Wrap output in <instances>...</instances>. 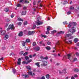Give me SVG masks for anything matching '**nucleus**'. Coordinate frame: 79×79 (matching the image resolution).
Instances as JSON below:
<instances>
[{"mask_svg":"<svg viewBox=\"0 0 79 79\" xmlns=\"http://www.w3.org/2000/svg\"><path fill=\"white\" fill-rule=\"evenodd\" d=\"M41 36L42 37H44V38H46L47 37V36L46 35H43L41 34Z\"/></svg>","mask_w":79,"mask_h":79,"instance_id":"32","label":"nucleus"},{"mask_svg":"<svg viewBox=\"0 0 79 79\" xmlns=\"http://www.w3.org/2000/svg\"><path fill=\"white\" fill-rule=\"evenodd\" d=\"M27 53H28V52H26L23 54V55H24V56H26V55H27Z\"/></svg>","mask_w":79,"mask_h":79,"instance_id":"42","label":"nucleus"},{"mask_svg":"<svg viewBox=\"0 0 79 79\" xmlns=\"http://www.w3.org/2000/svg\"><path fill=\"white\" fill-rule=\"evenodd\" d=\"M27 8V7H23V9L24 10H26V9Z\"/></svg>","mask_w":79,"mask_h":79,"instance_id":"62","label":"nucleus"},{"mask_svg":"<svg viewBox=\"0 0 79 79\" xmlns=\"http://www.w3.org/2000/svg\"><path fill=\"white\" fill-rule=\"evenodd\" d=\"M8 26V23H6V24L5 25V28L7 27Z\"/></svg>","mask_w":79,"mask_h":79,"instance_id":"44","label":"nucleus"},{"mask_svg":"<svg viewBox=\"0 0 79 79\" xmlns=\"http://www.w3.org/2000/svg\"><path fill=\"white\" fill-rule=\"evenodd\" d=\"M12 31H13L15 29V27H14V25L13 24L10 25L8 27V28L7 29V31H8L10 29H11Z\"/></svg>","mask_w":79,"mask_h":79,"instance_id":"1","label":"nucleus"},{"mask_svg":"<svg viewBox=\"0 0 79 79\" xmlns=\"http://www.w3.org/2000/svg\"><path fill=\"white\" fill-rule=\"evenodd\" d=\"M40 58H41V60H44V57L43 56H41L40 57Z\"/></svg>","mask_w":79,"mask_h":79,"instance_id":"48","label":"nucleus"},{"mask_svg":"<svg viewBox=\"0 0 79 79\" xmlns=\"http://www.w3.org/2000/svg\"><path fill=\"white\" fill-rule=\"evenodd\" d=\"M29 57L30 58H32V56L31 55H30Z\"/></svg>","mask_w":79,"mask_h":79,"instance_id":"58","label":"nucleus"},{"mask_svg":"<svg viewBox=\"0 0 79 79\" xmlns=\"http://www.w3.org/2000/svg\"><path fill=\"white\" fill-rule=\"evenodd\" d=\"M47 31H50V27L48 26L47 28Z\"/></svg>","mask_w":79,"mask_h":79,"instance_id":"27","label":"nucleus"},{"mask_svg":"<svg viewBox=\"0 0 79 79\" xmlns=\"http://www.w3.org/2000/svg\"><path fill=\"white\" fill-rule=\"evenodd\" d=\"M23 53H24V52L23 51L20 52H19V54L20 55H22L23 54Z\"/></svg>","mask_w":79,"mask_h":79,"instance_id":"45","label":"nucleus"},{"mask_svg":"<svg viewBox=\"0 0 79 79\" xmlns=\"http://www.w3.org/2000/svg\"><path fill=\"white\" fill-rule=\"evenodd\" d=\"M27 21L25 22L24 23V26H26L27 25Z\"/></svg>","mask_w":79,"mask_h":79,"instance_id":"39","label":"nucleus"},{"mask_svg":"<svg viewBox=\"0 0 79 79\" xmlns=\"http://www.w3.org/2000/svg\"><path fill=\"white\" fill-rule=\"evenodd\" d=\"M2 31V28H0V32H1Z\"/></svg>","mask_w":79,"mask_h":79,"instance_id":"61","label":"nucleus"},{"mask_svg":"<svg viewBox=\"0 0 79 79\" xmlns=\"http://www.w3.org/2000/svg\"><path fill=\"white\" fill-rule=\"evenodd\" d=\"M59 73H60V74H62V73H63V72H61L60 71H59Z\"/></svg>","mask_w":79,"mask_h":79,"instance_id":"63","label":"nucleus"},{"mask_svg":"<svg viewBox=\"0 0 79 79\" xmlns=\"http://www.w3.org/2000/svg\"><path fill=\"white\" fill-rule=\"evenodd\" d=\"M76 55L77 56H79V53L78 52H77L76 53Z\"/></svg>","mask_w":79,"mask_h":79,"instance_id":"56","label":"nucleus"},{"mask_svg":"<svg viewBox=\"0 0 79 79\" xmlns=\"http://www.w3.org/2000/svg\"><path fill=\"white\" fill-rule=\"evenodd\" d=\"M64 31H60L57 34V36H58L60 34H64Z\"/></svg>","mask_w":79,"mask_h":79,"instance_id":"9","label":"nucleus"},{"mask_svg":"<svg viewBox=\"0 0 79 79\" xmlns=\"http://www.w3.org/2000/svg\"><path fill=\"white\" fill-rule=\"evenodd\" d=\"M79 69H76L74 70L75 72H79Z\"/></svg>","mask_w":79,"mask_h":79,"instance_id":"31","label":"nucleus"},{"mask_svg":"<svg viewBox=\"0 0 79 79\" xmlns=\"http://www.w3.org/2000/svg\"><path fill=\"white\" fill-rule=\"evenodd\" d=\"M21 58H19L18 60V61L17 62V64H19V65H20L21 64Z\"/></svg>","mask_w":79,"mask_h":79,"instance_id":"14","label":"nucleus"},{"mask_svg":"<svg viewBox=\"0 0 79 79\" xmlns=\"http://www.w3.org/2000/svg\"><path fill=\"white\" fill-rule=\"evenodd\" d=\"M17 7H20L21 6V4H18L17 5Z\"/></svg>","mask_w":79,"mask_h":79,"instance_id":"46","label":"nucleus"},{"mask_svg":"<svg viewBox=\"0 0 79 79\" xmlns=\"http://www.w3.org/2000/svg\"><path fill=\"white\" fill-rule=\"evenodd\" d=\"M47 64V61L45 60H44L41 62V66H45Z\"/></svg>","mask_w":79,"mask_h":79,"instance_id":"3","label":"nucleus"},{"mask_svg":"<svg viewBox=\"0 0 79 79\" xmlns=\"http://www.w3.org/2000/svg\"><path fill=\"white\" fill-rule=\"evenodd\" d=\"M23 78L26 79V78H28L29 77V75L26 74L23 75Z\"/></svg>","mask_w":79,"mask_h":79,"instance_id":"12","label":"nucleus"},{"mask_svg":"<svg viewBox=\"0 0 79 79\" xmlns=\"http://www.w3.org/2000/svg\"><path fill=\"white\" fill-rule=\"evenodd\" d=\"M18 24L19 25V26H21V24H22V23L21 22H19V23H18Z\"/></svg>","mask_w":79,"mask_h":79,"instance_id":"41","label":"nucleus"},{"mask_svg":"<svg viewBox=\"0 0 79 79\" xmlns=\"http://www.w3.org/2000/svg\"><path fill=\"white\" fill-rule=\"evenodd\" d=\"M32 61V60H30L27 62H26L25 61H23L22 62V64H28V63H30V62H31Z\"/></svg>","mask_w":79,"mask_h":79,"instance_id":"7","label":"nucleus"},{"mask_svg":"<svg viewBox=\"0 0 79 79\" xmlns=\"http://www.w3.org/2000/svg\"><path fill=\"white\" fill-rule=\"evenodd\" d=\"M12 72L14 74H15V73H16V70H15V69H13Z\"/></svg>","mask_w":79,"mask_h":79,"instance_id":"35","label":"nucleus"},{"mask_svg":"<svg viewBox=\"0 0 79 79\" xmlns=\"http://www.w3.org/2000/svg\"><path fill=\"white\" fill-rule=\"evenodd\" d=\"M8 33L6 34L5 36V37L4 38V39L5 40H6L7 39H8V38H9V35H8Z\"/></svg>","mask_w":79,"mask_h":79,"instance_id":"8","label":"nucleus"},{"mask_svg":"<svg viewBox=\"0 0 79 79\" xmlns=\"http://www.w3.org/2000/svg\"><path fill=\"white\" fill-rule=\"evenodd\" d=\"M48 59V57L47 56H46L45 57H44V60H47Z\"/></svg>","mask_w":79,"mask_h":79,"instance_id":"36","label":"nucleus"},{"mask_svg":"<svg viewBox=\"0 0 79 79\" xmlns=\"http://www.w3.org/2000/svg\"><path fill=\"white\" fill-rule=\"evenodd\" d=\"M74 77H77V75H74Z\"/></svg>","mask_w":79,"mask_h":79,"instance_id":"59","label":"nucleus"},{"mask_svg":"<svg viewBox=\"0 0 79 79\" xmlns=\"http://www.w3.org/2000/svg\"><path fill=\"white\" fill-rule=\"evenodd\" d=\"M77 58H75L73 60V61H77Z\"/></svg>","mask_w":79,"mask_h":79,"instance_id":"50","label":"nucleus"},{"mask_svg":"<svg viewBox=\"0 0 79 79\" xmlns=\"http://www.w3.org/2000/svg\"><path fill=\"white\" fill-rule=\"evenodd\" d=\"M71 79H75V78H74V77H72L71 78Z\"/></svg>","mask_w":79,"mask_h":79,"instance_id":"64","label":"nucleus"},{"mask_svg":"<svg viewBox=\"0 0 79 79\" xmlns=\"http://www.w3.org/2000/svg\"><path fill=\"white\" fill-rule=\"evenodd\" d=\"M63 23L64 24H68V23H67V22L66 21L63 22Z\"/></svg>","mask_w":79,"mask_h":79,"instance_id":"47","label":"nucleus"},{"mask_svg":"<svg viewBox=\"0 0 79 79\" xmlns=\"http://www.w3.org/2000/svg\"><path fill=\"white\" fill-rule=\"evenodd\" d=\"M72 34H74L75 32H76V29L74 27H72Z\"/></svg>","mask_w":79,"mask_h":79,"instance_id":"11","label":"nucleus"},{"mask_svg":"<svg viewBox=\"0 0 79 79\" xmlns=\"http://www.w3.org/2000/svg\"><path fill=\"white\" fill-rule=\"evenodd\" d=\"M22 45L24 47V46H26V41H22Z\"/></svg>","mask_w":79,"mask_h":79,"instance_id":"16","label":"nucleus"},{"mask_svg":"<svg viewBox=\"0 0 79 79\" xmlns=\"http://www.w3.org/2000/svg\"><path fill=\"white\" fill-rule=\"evenodd\" d=\"M46 48L48 50H50L51 49L50 47L49 46H47V47H46Z\"/></svg>","mask_w":79,"mask_h":79,"instance_id":"25","label":"nucleus"},{"mask_svg":"<svg viewBox=\"0 0 79 79\" xmlns=\"http://www.w3.org/2000/svg\"><path fill=\"white\" fill-rule=\"evenodd\" d=\"M25 3H29V2L27 1V0H25L24 1Z\"/></svg>","mask_w":79,"mask_h":79,"instance_id":"34","label":"nucleus"},{"mask_svg":"<svg viewBox=\"0 0 79 79\" xmlns=\"http://www.w3.org/2000/svg\"><path fill=\"white\" fill-rule=\"evenodd\" d=\"M26 68H27V69H29V70H31V67L29 66H27L26 67Z\"/></svg>","mask_w":79,"mask_h":79,"instance_id":"29","label":"nucleus"},{"mask_svg":"<svg viewBox=\"0 0 79 79\" xmlns=\"http://www.w3.org/2000/svg\"><path fill=\"white\" fill-rule=\"evenodd\" d=\"M71 13V11H69L67 12V15H70Z\"/></svg>","mask_w":79,"mask_h":79,"instance_id":"43","label":"nucleus"},{"mask_svg":"<svg viewBox=\"0 0 79 79\" xmlns=\"http://www.w3.org/2000/svg\"><path fill=\"white\" fill-rule=\"evenodd\" d=\"M46 34H49V32H48V31H47L46 32Z\"/></svg>","mask_w":79,"mask_h":79,"instance_id":"57","label":"nucleus"},{"mask_svg":"<svg viewBox=\"0 0 79 79\" xmlns=\"http://www.w3.org/2000/svg\"><path fill=\"white\" fill-rule=\"evenodd\" d=\"M5 11H6V12H8L9 11V9L8 8H5L4 10Z\"/></svg>","mask_w":79,"mask_h":79,"instance_id":"28","label":"nucleus"},{"mask_svg":"<svg viewBox=\"0 0 79 79\" xmlns=\"http://www.w3.org/2000/svg\"><path fill=\"white\" fill-rule=\"evenodd\" d=\"M35 27H36V25L34 24L33 26L32 27V29H34L35 28Z\"/></svg>","mask_w":79,"mask_h":79,"instance_id":"26","label":"nucleus"},{"mask_svg":"<svg viewBox=\"0 0 79 79\" xmlns=\"http://www.w3.org/2000/svg\"><path fill=\"white\" fill-rule=\"evenodd\" d=\"M73 38H74V37L73 36H71L70 37L69 39H73Z\"/></svg>","mask_w":79,"mask_h":79,"instance_id":"54","label":"nucleus"},{"mask_svg":"<svg viewBox=\"0 0 79 79\" xmlns=\"http://www.w3.org/2000/svg\"><path fill=\"white\" fill-rule=\"evenodd\" d=\"M68 57V59L70 61H71L72 60V57H71V56L70 54H69L67 55Z\"/></svg>","mask_w":79,"mask_h":79,"instance_id":"10","label":"nucleus"},{"mask_svg":"<svg viewBox=\"0 0 79 79\" xmlns=\"http://www.w3.org/2000/svg\"><path fill=\"white\" fill-rule=\"evenodd\" d=\"M14 55V53H12L10 54V56H11V55L13 56Z\"/></svg>","mask_w":79,"mask_h":79,"instance_id":"51","label":"nucleus"},{"mask_svg":"<svg viewBox=\"0 0 79 79\" xmlns=\"http://www.w3.org/2000/svg\"><path fill=\"white\" fill-rule=\"evenodd\" d=\"M65 42H66L68 44H71L72 43V40H69L68 42L65 41Z\"/></svg>","mask_w":79,"mask_h":79,"instance_id":"24","label":"nucleus"},{"mask_svg":"<svg viewBox=\"0 0 79 79\" xmlns=\"http://www.w3.org/2000/svg\"><path fill=\"white\" fill-rule=\"evenodd\" d=\"M66 69H64L63 71L62 72L63 73H64V74H66Z\"/></svg>","mask_w":79,"mask_h":79,"instance_id":"22","label":"nucleus"},{"mask_svg":"<svg viewBox=\"0 0 79 79\" xmlns=\"http://www.w3.org/2000/svg\"><path fill=\"white\" fill-rule=\"evenodd\" d=\"M36 44V43H33V46H35V45Z\"/></svg>","mask_w":79,"mask_h":79,"instance_id":"53","label":"nucleus"},{"mask_svg":"<svg viewBox=\"0 0 79 79\" xmlns=\"http://www.w3.org/2000/svg\"><path fill=\"white\" fill-rule=\"evenodd\" d=\"M26 14V11L24 12L23 11L22 12L21 14L22 15H25Z\"/></svg>","mask_w":79,"mask_h":79,"instance_id":"21","label":"nucleus"},{"mask_svg":"<svg viewBox=\"0 0 79 79\" xmlns=\"http://www.w3.org/2000/svg\"><path fill=\"white\" fill-rule=\"evenodd\" d=\"M71 35H72V34H66L65 35V37H70V36H71Z\"/></svg>","mask_w":79,"mask_h":79,"instance_id":"19","label":"nucleus"},{"mask_svg":"<svg viewBox=\"0 0 79 79\" xmlns=\"http://www.w3.org/2000/svg\"><path fill=\"white\" fill-rule=\"evenodd\" d=\"M46 77L47 79H49L50 77V75L48 74L46 76Z\"/></svg>","mask_w":79,"mask_h":79,"instance_id":"20","label":"nucleus"},{"mask_svg":"<svg viewBox=\"0 0 79 79\" xmlns=\"http://www.w3.org/2000/svg\"><path fill=\"white\" fill-rule=\"evenodd\" d=\"M74 8L73 6H71L70 7V9L71 10H74Z\"/></svg>","mask_w":79,"mask_h":79,"instance_id":"38","label":"nucleus"},{"mask_svg":"<svg viewBox=\"0 0 79 79\" xmlns=\"http://www.w3.org/2000/svg\"><path fill=\"white\" fill-rule=\"evenodd\" d=\"M40 64V63L39 62H37L35 63V65L36 66H37L38 67H40V65L39 64Z\"/></svg>","mask_w":79,"mask_h":79,"instance_id":"17","label":"nucleus"},{"mask_svg":"<svg viewBox=\"0 0 79 79\" xmlns=\"http://www.w3.org/2000/svg\"><path fill=\"white\" fill-rule=\"evenodd\" d=\"M74 41L75 43H76L78 41V39L77 38L74 39Z\"/></svg>","mask_w":79,"mask_h":79,"instance_id":"23","label":"nucleus"},{"mask_svg":"<svg viewBox=\"0 0 79 79\" xmlns=\"http://www.w3.org/2000/svg\"><path fill=\"white\" fill-rule=\"evenodd\" d=\"M47 44H48V45H51V42L48 41L47 43Z\"/></svg>","mask_w":79,"mask_h":79,"instance_id":"40","label":"nucleus"},{"mask_svg":"<svg viewBox=\"0 0 79 79\" xmlns=\"http://www.w3.org/2000/svg\"><path fill=\"white\" fill-rule=\"evenodd\" d=\"M23 35V33L22 32H20L19 33V37H21V36H22Z\"/></svg>","mask_w":79,"mask_h":79,"instance_id":"18","label":"nucleus"},{"mask_svg":"<svg viewBox=\"0 0 79 79\" xmlns=\"http://www.w3.org/2000/svg\"><path fill=\"white\" fill-rule=\"evenodd\" d=\"M28 74L30 75L31 76L33 77L35 75V73H32V72H29L28 73Z\"/></svg>","mask_w":79,"mask_h":79,"instance_id":"4","label":"nucleus"},{"mask_svg":"<svg viewBox=\"0 0 79 79\" xmlns=\"http://www.w3.org/2000/svg\"><path fill=\"white\" fill-rule=\"evenodd\" d=\"M25 58L26 60H29V57H28V56H26L25 57Z\"/></svg>","mask_w":79,"mask_h":79,"instance_id":"37","label":"nucleus"},{"mask_svg":"<svg viewBox=\"0 0 79 79\" xmlns=\"http://www.w3.org/2000/svg\"><path fill=\"white\" fill-rule=\"evenodd\" d=\"M11 18H13V17H14V15L12 14V15H11Z\"/></svg>","mask_w":79,"mask_h":79,"instance_id":"52","label":"nucleus"},{"mask_svg":"<svg viewBox=\"0 0 79 79\" xmlns=\"http://www.w3.org/2000/svg\"><path fill=\"white\" fill-rule=\"evenodd\" d=\"M34 49L35 50H36V51H39L40 50V48L39 47H35L34 48Z\"/></svg>","mask_w":79,"mask_h":79,"instance_id":"15","label":"nucleus"},{"mask_svg":"<svg viewBox=\"0 0 79 79\" xmlns=\"http://www.w3.org/2000/svg\"><path fill=\"white\" fill-rule=\"evenodd\" d=\"M24 0H20V3H23Z\"/></svg>","mask_w":79,"mask_h":79,"instance_id":"60","label":"nucleus"},{"mask_svg":"<svg viewBox=\"0 0 79 79\" xmlns=\"http://www.w3.org/2000/svg\"><path fill=\"white\" fill-rule=\"evenodd\" d=\"M6 33V31H2L1 32V34L2 35H5Z\"/></svg>","mask_w":79,"mask_h":79,"instance_id":"13","label":"nucleus"},{"mask_svg":"<svg viewBox=\"0 0 79 79\" xmlns=\"http://www.w3.org/2000/svg\"><path fill=\"white\" fill-rule=\"evenodd\" d=\"M41 79H45V77H44V76L42 77Z\"/></svg>","mask_w":79,"mask_h":79,"instance_id":"55","label":"nucleus"},{"mask_svg":"<svg viewBox=\"0 0 79 79\" xmlns=\"http://www.w3.org/2000/svg\"><path fill=\"white\" fill-rule=\"evenodd\" d=\"M36 24L37 26H40L41 24H43V22L41 21H39V20H38V22L36 23Z\"/></svg>","mask_w":79,"mask_h":79,"instance_id":"5","label":"nucleus"},{"mask_svg":"<svg viewBox=\"0 0 79 79\" xmlns=\"http://www.w3.org/2000/svg\"><path fill=\"white\" fill-rule=\"evenodd\" d=\"M26 42L27 43L29 42H30V39H27L26 40Z\"/></svg>","mask_w":79,"mask_h":79,"instance_id":"30","label":"nucleus"},{"mask_svg":"<svg viewBox=\"0 0 79 79\" xmlns=\"http://www.w3.org/2000/svg\"><path fill=\"white\" fill-rule=\"evenodd\" d=\"M18 21H23V20L20 18H18Z\"/></svg>","mask_w":79,"mask_h":79,"instance_id":"33","label":"nucleus"},{"mask_svg":"<svg viewBox=\"0 0 79 79\" xmlns=\"http://www.w3.org/2000/svg\"><path fill=\"white\" fill-rule=\"evenodd\" d=\"M4 58H3V57H1L0 58V60L1 61H2V60H3Z\"/></svg>","mask_w":79,"mask_h":79,"instance_id":"49","label":"nucleus"},{"mask_svg":"<svg viewBox=\"0 0 79 79\" xmlns=\"http://www.w3.org/2000/svg\"><path fill=\"white\" fill-rule=\"evenodd\" d=\"M35 32L34 31H29L28 32V35H33V34H34Z\"/></svg>","mask_w":79,"mask_h":79,"instance_id":"6","label":"nucleus"},{"mask_svg":"<svg viewBox=\"0 0 79 79\" xmlns=\"http://www.w3.org/2000/svg\"><path fill=\"white\" fill-rule=\"evenodd\" d=\"M76 25H77V23H76L73 22L71 23H69L68 26L70 28L71 26H76Z\"/></svg>","mask_w":79,"mask_h":79,"instance_id":"2","label":"nucleus"}]
</instances>
